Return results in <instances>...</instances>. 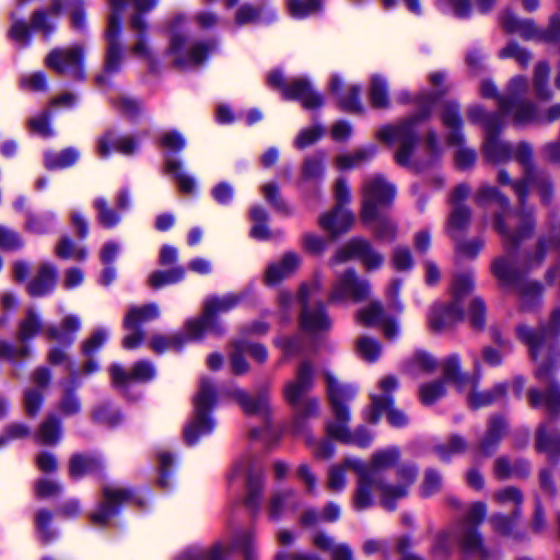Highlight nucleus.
I'll return each mask as SVG.
<instances>
[{"label":"nucleus","mask_w":560,"mask_h":560,"mask_svg":"<svg viewBox=\"0 0 560 560\" xmlns=\"http://www.w3.org/2000/svg\"><path fill=\"white\" fill-rule=\"evenodd\" d=\"M399 450L388 447L375 452L369 463L348 457L341 464L332 465L328 470L326 487L338 493L346 488V472L352 469L358 475L357 488L352 498V506L363 511L374 504L377 494L386 510H394L396 502L408 494L410 486L416 481L417 469L413 465H401L395 471V480L390 478V468L399 458Z\"/></svg>","instance_id":"nucleus-1"},{"label":"nucleus","mask_w":560,"mask_h":560,"mask_svg":"<svg viewBox=\"0 0 560 560\" xmlns=\"http://www.w3.org/2000/svg\"><path fill=\"white\" fill-rule=\"evenodd\" d=\"M560 332V310L550 317L548 327L535 331L528 326L517 328L520 339L528 347L532 359L536 363L535 375L546 390L530 389L528 400L533 407H545L550 412L560 408V385L552 377L560 350L555 337Z\"/></svg>","instance_id":"nucleus-2"},{"label":"nucleus","mask_w":560,"mask_h":560,"mask_svg":"<svg viewBox=\"0 0 560 560\" xmlns=\"http://www.w3.org/2000/svg\"><path fill=\"white\" fill-rule=\"evenodd\" d=\"M112 13L108 18L106 30L107 52L104 66V74L96 78L98 84L105 82V75L117 72L122 62V48L119 40V14L127 8L132 7L136 14L131 18V28L137 33L138 38L131 51L135 56L150 60L151 55L149 47L143 38V33L147 28L145 21L142 19L141 13L150 11L155 7L158 0H108Z\"/></svg>","instance_id":"nucleus-3"},{"label":"nucleus","mask_w":560,"mask_h":560,"mask_svg":"<svg viewBox=\"0 0 560 560\" xmlns=\"http://www.w3.org/2000/svg\"><path fill=\"white\" fill-rule=\"evenodd\" d=\"M324 376L334 416V419L327 423L328 435L347 444L368 447L373 440L372 434L364 428H358L351 433L348 428L350 413L346 402L355 396V389L350 385L340 384L329 372H325Z\"/></svg>","instance_id":"nucleus-4"},{"label":"nucleus","mask_w":560,"mask_h":560,"mask_svg":"<svg viewBox=\"0 0 560 560\" xmlns=\"http://www.w3.org/2000/svg\"><path fill=\"white\" fill-rule=\"evenodd\" d=\"M443 92L444 90H439L434 95H421L418 100L419 112L398 125L386 126L377 132V137L382 141L398 145L395 154L398 164L409 165L415 145L418 141V127L428 118L434 100Z\"/></svg>","instance_id":"nucleus-5"},{"label":"nucleus","mask_w":560,"mask_h":560,"mask_svg":"<svg viewBox=\"0 0 560 560\" xmlns=\"http://www.w3.org/2000/svg\"><path fill=\"white\" fill-rule=\"evenodd\" d=\"M487 512V506L482 502H475L470 505L467 515L452 534H442L433 547L436 557H445L452 546L453 540H458L463 550L467 553L478 555L481 559H488L489 553L481 542V537L477 526L481 523Z\"/></svg>","instance_id":"nucleus-6"},{"label":"nucleus","mask_w":560,"mask_h":560,"mask_svg":"<svg viewBox=\"0 0 560 560\" xmlns=\"http://www.w3.org/2000/svg\"><path fill=\"white\" fill-rule=\"evenodd\" d=\"M189 23L184 15H176L170 25L168 55L180 69L199 66L211 50L212 45L194 42L188 36Z\"/></svg>","instance_id":"nucleus-7"},{"label":"nucleus","mask_w":560,"mask_h":560,"mask_svg":"<svg viewBox=\"0 0 560 560\" xmlns=\"http://www.w3.org/2000/svg\"><path fill=\"white\" fill-rule=\"evenodd\" d=\"M472 276L470 272L457 275L452 285V301L435 304L429 313L430 328L438 332L452 329L464 318V301L472 290Z\"/></svg>","instance_id":"nucleus-8"},{"label":"nucleus","mask_w":560,"mask_h":560,"mask_svg":"<svg viewBox=\"0 0 560 560\" xmlns=\"http://www.w3.org/2000/svg\"><path fill=\"white\" fill-rule=\"evenodd\" d=\"M468 118L471 122L480 124L485 129L482 152L485 158L495 164H503L513 158L514 145L503 140L499 132L504 122L499 115H489L482 107L474 105L468 109Z\"/></svg>","instance_id":"nucleus-9"},{"label":"nucleus","mask_w":560,"mask_h":560,"mask_svg":"<svg viewBox=\"0 0 560 560\" xmlns=\"http://www.w3.org/2000/svg\"><path fill=\"white\" fill-rule=\"evenodd\" d=\"M322 279L315 276L310 283L301 285L298 302L301 306L300 325L302 330L316 336L329 330L331 322L320 299Z\"/></svg>","instance_id":"nucleus-10"},{"label":"nucleus","mask_w":560,"mask_h":560,"mask_svg":"<svg viewBox=\"0 0 560 560\" xmlns=\"http://www.w3.org/2000/svg\"><path fill=\"white\" fill-rule=\"evenodd\" d=\"M240 301L241 296L234 293L206 299L202 314L199 317L188 319L185 324L189 339L200 340L207 331L218 336L222 335L224 328L217 317L234 308Z\"/></svg>","instance_id":"nucleus-11"},{"label":"nucleus","mask_w":560,"mask_h":560,"mask_svg":"<svg viewBox=\"0 0 560 560\" xmlns=\"http://www.w3.org/2000/svg\"><path fill=\"white\" fill-rule=\"evenodd\" d=\"M232 550H240L244 560H257L254 534L250 530L235 533L230 544L215 542L209 548L189 547L179 556L180 560H228Z\"/></svg>","instance_id":"nucleus-12"},{"label":"nucleus","mask_w":560,"mask_h":560,"mask_svg":"<svg viewBox=\"0 0 560 560\" xmlns=\"http://www.w3.org/2000/svg\"><path fill=\"white\" fill-rule=\"evenodd\" d=\"M442 368L445 380L453 382L459 389L465 387L470 389L467 400L472 408L486 407L505 394L506 386L503 383L495 385L491 390L478 392L476 377L460 371V360L457 354L445 358Z\"/></svg>","instance_id":"nucleus-13"},{"label":"nucleus","mask_w":560,"mask_h":560,"mask_svg":"<svg viewBox=\"0 0 560 560\" xmlns=\"http://www.w3.org/2000/svg\"><path fill=\"white\" fill-rule=\"evenodd\" d=\"M215 401L217 390L212 382L205 377L201 378L198 392L194 398V419L184 430L187 444H195L200 436L213 430L214 423L208 413Z\"/></svg>","instance_id":"nucleus-14"},{"label":"nucleus","mask_w":560,"mask_h":560,"mask_svg":"<svg viewBox=\"0 0 560 560\" xmlns=\"http://www.w3.org/2000/svg\"><path fill=\"white\" fill-rule=\"evenodd\" d=\"M67 4L70 11V20L73 28L82 31L86 25V16L83 0H54L47 10H37L31 19V26L34 31L40 32L48 38L56 30V22Z\"/></svg>","instance_id":"nucleus-15"},{"label":"nucleus","mask_w":560,"mask_h":560,"mask_svg":"<svg viewBox=\"0 0 560 560\" xmlns=\"http://www.w3.org/2000/svg\"><path fill=\"white\" fill-rule=\"evenodd\" d=\"M528 82L523 75L513 77L506 88V95L499 97V112L495 115L511 118L516 125H526L535 118V105L522 98Z\"/></svg>","instance_id":"nucleus-16"},{"label":"nucleus","mask_w":560,"mask_h":560,"mask_svg":"<svg viewBox=\"0 0 560 560\" xmlns=\"http://www.w3.org/2000/svg\"><path fill=\"white\" fill-rule=\"evenodd\" d=\"M398 387L395 376L388 375L380 380V393H372V407L365 413V420L376 423L383 411H387V420L395 428H402L408 424V417L399 409L394 408L390 394Z\"/></svg>","instance_id":"nucleus-17"},{"label":"nucleus","mask_w":560,"mask_h":560,"mask_svg":"<svg viewBox=\"0 0 560 560\" xmlns=\"http://www.w3.org/2000/svg\"><path fill=\"white\" fill-rule=\"evenodd\" d=\"M313 368L308 362H303L296 370L295 378L289 381L283 389L285 400L302 416H310L318 410V401L305 397L313 386Z\"/></svg>","instance_id":"nucleus-18"},{"label":"nucleus","mask_w":560,"mask_h":560,"mask_svg":"<svg viewBox=\"0 0 560 560\" xmlns=\"http://www.w3.org/2000/svg\"><path fill=\"white\" fill-rule=\"evenodd\" d=\"M441 119L447 130L446 142L451 147H459L455 153V163L460 168H467L475 164L477 154L475 150L462 147L464 136L462 132L463 121L459 116V108L455 102H445Z\"/></svg>","instance_id":"nucleus-19"},{"label":"nucleus","mask_w":560,"mask_h":560,"mask_svg":"<svg viewBox=\"0 0 560 560\" xmlns=\"http://www.w3.org/2000/svg\"><path fill=\"white\" fill-rule=\"evenodd\" d=\"M396 189L383 176L374 175L365 179L361 219L370 223L377 213L388 207L395 198Z\"/></svg>","instance_id":"nucleus-20"},{"label":"nucleus","mask_w":560,"mask_h":560,"mask_svg":"<svg viewBox=\"0 0 560 560\" xmlns=\"http://www.w3.org/2000/svg\"><path fill=\"white\" fill-rule=\"evenodd\" d=\"M501 26L506 33L518 34L525 39L557 42L560 39V10L551 15L547 30L538 28L532 20L520 19L506 10L501 15Z\"/></svg>","instance_id":"nucleus-21"},{"label":"nucleus","mask_w":560,"mask_h":560,"mask_svg":"<svg viewBox=\"0 0 560 560\" xmlns=\"http://www.w3.org/2000/svg\"><path fill=\"white\" fill-rule=\"evenodd\" d=\"M229 478L230 480L246 481L247 494L245 503L249 509L257 511L260 506L262 489L261 469L258 462L249 455L241 457L232 467Z\"/></svg>","instance_id":"nucleus-22"},{"label":"nucleus","mask_w":560,"mask_h":560,"mask_svg":"<svg viewBox=\"0 0 560 560\" xmlns=\"http://www.w3.org/2000/svg\"><path fill=\"white\" fill-rule=\"evenodd\" d=\"M45 65L57 73L82 80L84 78L83 47L74 45L55 48L46 56Z\"/></svg>","instance_id":"nucleus-23"},{"label":"nucleus","mask_w":560,"mask_h":560,"mask_svg":"<svg viewBox=\"0 0 560 560\" xmlns=\"http://www.w3.org/2000/svg\"><path fill=\"white\" fill-rule=\"evenodd\" d=\"M354 258L360 259L368 270L376 269L383 262V257L368 241L355 238L339 248L329 264L335 266Z\"/></svg>","instance_id":"nucleus-24"},{"label":"nucleus","mask_w":560,"mask_h":560,"mask_svg":"<svg viewBox=\"0 0 560 560\" xmlns=\"http://www.w3.org/2000/svg\"><path fill=\"white\" fill-rule=\"evenodd\" d=\"M370 293V285L366 280L360 279L354 270H347L337 276L329 294L331 302L352 300L360 302L365 300Z\"/></svg>","instance_id":"nucleus-25"},{"label":"nucleus","mask_w":560,"mask_h":560,"mask_svg":"<svg viewBox=\"0 0 560 560\" xmlns=\"http://www.w3.org/2000/svg\"><path fill=\"white\" fill-rule=\"evenodd\" d=\"M268 83L271 86H282L283 96L287 100H298L306 108H316L323 104V98L315 93L310 83L304 79L293 80L290 84L283 85V77L279 71H272L268 75Z\"/></svg>","instance_id":"nucleus-26"},{"label":"nucleus","mask_w":560,"mask_h":560,"mask_svg":"<svg viewBox=\"0 0 560 560\" xmlns=\"http://www.w3.org/2000/svg\"><path fill=\"white\" fill-rule=\"evenodd\" d=\"M43 328L40 318L34 311L28 310L25 318L20 323L18 338L21 342H26L36 336ZM31 349L27 345L12 346L8 342H0V357L9 360L27 358Z\"/></svg>","instance_id":"nucleus-27"},{"label":"nucleus","mask_w":560,"mask_h":560,"mask_svg":"<svg viewBox=\"0 0 560 560\" xmlns=\"http://www.w3.org/2000/svg\"><path fill=\"white\" fill-rule=\"evenodd\" d=\"M494 228L506 241L517 243L533 232V220L529 212L498 214Z\"/></svg>","instance_id":"nucleus-28"},{"label":"nucleus","mask_w":560,"mask_h":560,"mask_svg":"<svg viewBox=\"0 0 560 560\" xmlns=\"http://www.w3.org/2000/svg\"><path fill=\"white\" fill-rule=\"evenodd\" d=\"M513 158L523 167L525 182H532L537 187L541 199L546 201L551 190V185L548 177L535 166L532 147L525 142L518 143L514 147Z\"/></svg>","instance_id":"nucleus-29"},{"label":"nucleus","mask_w":560,"mask_h":560,"mask_svg":"<svg viewBox=\"0 0 560 560\" xmlns=\"http://www.w3.org/2000/svg\"><path fill=\"white\" fill-rule=\"evenodd\" d=\"M103 492V502L100 508L91 514V521L95 526H106L117 514V506L132 499V493L125 488L105 487Z\"/></svg>","instance_id":"nucleus-30"},{"label":"nucleus","mask_w":560,"mask_h":560,"mask_svg":"<svg viewBox=\"0 0 560 560\" xmlns=\"http://www.w3.org/2000/svg\"><path fill=\"white\" fill-rule=\"evenodd\" d=\"M357 320L363 326L380 325L384 336L389 340L395 339L399 334L398 324L384 315L378 302H372L369 306L361 308L357 314Z\"/></svg>","instance_id":"nucleus-31"},{"label":"nucleus","mask_w":560,"mask_h":560,"mask_svg":"<svg viewBox=\"0 0 560 560\" xmlns=\"http://www.w3.org/2000/svg\"><path fill=\"white\" fill-rule=\"evenodd\" d=\"M301 255L294 252H288L278 260L271 262L265 272V283L275 285L284 279L293 276L301 266Z\"/></svg>","instance_id":"nucleus-32"},{"label":"nucleus","mask_w":560,"mask_h":560,"mask_svg":"<svg viewBox=\"0 0 560 560\" xmlns=\"http://www.w3.org/2000/svg\"><path fill=\"white\" fill-rule=\"evenodd\" d=\"M51 374L46 368H38L34 371L32 380L37 388H28L24 393V407L28 416L34 417L40 409L43 402V389L50 383Z\"/></svg>","instance_id":"nucleus-33"},{"label":"nucleus","mask_w":560,"mask_h":560,"mask_svg":"<svg viewBox=\"0 0 560 560\" xmlns=\"http://www.w3.org/2000/svg\"><path fill=\"white\" fill-rule=\"evenodd\" d=\"M354 215L345 207H335L330 212L319 217V226L329 233L331 238L339 236L350 229Z\"/></svg>","instance_id":"nucleus-34"},{"label":"nucleus","mask_w":560,"mask_h":560,"mask_svg":"<svg viewBox=\"0 0 560 560\" xmlns=\"http://www.w3.org/2000/svg\"><path fill=\"white\" fill-rule=\"evenodd\" d=\"M81 328V320L73 315L66 316L59 326L49 325L44 329L45 337L50 341H57L66 346L72 345L75 334Z\"/></svg>","instance_id":"nucleus-35"},{"label":"nucleus","mask_w":560,"mask_h":560,"mask_svg":"<svg viewBox=\"0 0 560 560\" xmlns=\"http://www.w3.org/2000/svg\"><path fill=\"white\" fill-rule=\"evenodd\" d=\"M226 395L235 399L248 415L265 416L269 410V398L265 392L258 394L256 397H252L241 388H231L226 392Z\"/></svg>","instance_id":"nucleus-36"},{"label":"nucleus","mask_w":560,"mask_h":560,"mask_svg":"<svg viewBox=\"0 0 560 560\" xmlns=\"http://www.w3.org/2000/svg\"><path fill=\"white\" fill-rule=\"evenodd\" d=\"M137 143L130 137H119L113 131L104 133L97 140V154L100 158H107L110 152L118 151L122 154H131L135 152Z\"/></svg>","instance_id":"nucleus-37"},{"label":"nucleus","mask_w":560,"mask_h":560,"mask_svg":"<svg viewBox=\"0 0 560 560\" xmlns=\"http://www.w3.org/2000/svg\"><path fill=\"white\" fill-rule=\"evenodd\" d=\"M109 373L115 385H124L128 381L147 382L154 375V369L150 362L140 361L135 364L130 374L124 371L119 364H113Z\"/></svg>","instance_id":"nucleus-38"},{"label":"nucleus","mask_w":560,"mask_h":560,"mask_svg":"<svg viewBox=\"0 0 560 560\" xmlns=\"http://www.w3.org/2000/svg\"><path fill=\"white\" fill-rule=\"evenodd\" d=\"M341 85V80L339 77L334 75L330 80V90L332 93L338 95V101L340 106L350 113L361 112L363 106L360 101V88L357 85H350L345 89V91L339 92Z\"/></svg>","instance_id":"nucleus-39"},{"label":"nucleus","mask_w":560,"mask_h":560,"mask_svg":"<svg viewBox=\"0 0 560 560\" xmlns=\"http://www.w3.org/2000/svg\"><path fill=\"white\" fill-rule=\"evenodd\" d=\"M313 545L330 553L331 560H354L353 552L347 544H335L334 539L325 533H316Z\"/></svg>","instance_id":"nucleus-40"},{"label":"nucleus","mask_w":560,"mask_h":560,"mask_svg":"<svg viewBox=\"0 0 560 560\" xmlns=\"http://www.w3.org/2000/svg\"><path fill=\"white\" fill-rule=\"evenodd\" d=\"M56 281V269L54 266L43 264L38 268V273L28 283V293L33 296H40L49 292Z\"/></svg>","instance_id":"nucleus-41"},{"label":"nucleus","mask_w":560,"mask_h":560,"mask_svg":"<svg viewBox=\"0 0 560 560\" xmlns=\"http://www.w3.org/2000/svg\"><path fill=\"white\" fill-rule=\"evenodd\" d=\"M505 431V422L499 417H494L490 420V424L486 436L481 440L478 447V456L488 457L490 456Z\"/></svg>","instance_id":"nucleus-42"},{"label":"nucleus","mask_w":560,"mask_h":560,"mask_svg":"<svg viewBox=\"0 0 560 560\" xmlns=\"http://www.w3.org/2000/svg\"><path fill=\"white\" fill-rule=\"evenodd\" d=\"M275 18V12L267 4H261L259 7H253L250 4L242 5L235 14V23L240 26L259 22V21H268Z\"/></svg>","instance_id":"nucleus-43"},{"label":"nucleus","mask_w":560,"mask_h":560,"mask_svg":"<svg viewBox=\"0 0 560 560\" xmlns=\"http://www.w3.org/2000/svg\"><path fill=\"white\" fill-rule=\"evenodd\" d=\"M61 423L55 415H50L43 421L36 433V440L45 445H55L61 440Z\"/></svg>","instance_id":"nucleus-44"},{"label":"nucleus","mask_w":560,"mask_h":560,"mask_svg":"<svg viewBox=\"0 0 560 560\" xmlns=\"http://www.w3.org/2000/svg\"><path fill=\"white\" fill-rule=\"evenodd\" d=\"M160 315L156 304H148L144 306L132 307L125 318L126 329L139 328L141 324L155 319Z\"/></svg>","instance_id":"nucleus-45"},{"label":"nucleus","mask_w":560,"mask_h":560,"mask_svg":"<svg viewBox=\"0 0 560 560\" xmlns=\"http://www.w3.org/2000/svg\"><path fill=\"white\" fill-rule=\"evenodd\" d=\"M295 504L296 493L293 490L278 491L271 498L269 516L277 520L287 511L293 510Z\"/></svg>","instance_id":"nucleus-46"},{"label":"nucleus","mask_w":560,"mask_h":560,"mask_svg":"<svg viewBox=\"0 0 560 560\" xmlns=\"http://www.w3.org/2000/svg\"><path fill=\"white\" fill-rule=\"evenodd\" d=\"M536 447L538 451L548 453L560 452V438L557 435L551 422L539 427L536 438Z\"/></svg>","instance_id":"nucleus-47"},{"label":"nucleus","mask_w":560,"mask_h":560,"mask_svg":"<svg viewBox=\"0 0 560 560\" xmlns=\"http://www.w3.org/2000/svg\"><path fill=\"white\" fill-rule=\"evenodd\" d=\"M470 221V211L464 205H455L452 207V211L447 221V233L452 237H456L463 230H465Z\"/></svg>","instance_id":"nucleus-48"},{"label":"nucleus","mask_w":560,"mask_h":560,"mask_svg":"<svg viewBox=\"0 0 560 560\" xmlns=\"http://www.w3.org/2000/svg\"><path fill=\"white\" fill-rule=\"evenodd\" d=\"M467 448L466 441L459 435H452L446 442L434 447V453L442 462H448L455 455L464 453Z\"/></svg>","instance_id":"nucleus-49"},{"label":"nucleus","mask_w":560,"mask_h":560,"mask_svg":"<svg viewBox=\"0 0 560 560\" xmlns=\"http://www.w3.org/2000/svg\"><path fill=\"white\" fill-rule=\"evenodd\" d=\"M79 159V152L72 148L60 152H47L45 154V165L49 170L63 168L73 165Z\"/></svg>","instance_id":"nucleus-50"},{"label":"nucleus","mask_w":560,"mask_h":560,"mask_svg":"<svg viewBox=\"0 0 560 560\" xmlns=\"http://www.w3.org/2000/svg\"><path fill=\"white\" fill-rule=\"evenodd\" d=\"M185 334L187 331L185 330ZM187 340H190L188 335L173 334L170 336L158 335L151 339L150 347L156 353H162L167 350L180 349Z\"/></svg>","instance_id":"nucleus-51"},{"label":"nucleus","mask_w":560,"mask_h":560,"mask_svg":"<svg viewBox=\"0 0 560 560\" xmlns=\"http://www.w3.org/2000/svg\"><path fill=\"white\" fill-rule=\"evenodd\" d=\"M497 179L498 183L503 186H511L521 203L525 201L529 192L537 190V187L532 182H525V176H523V179L520 182H513L510 174L504 168L499 170Z\"/></svg>","instance_id":"nucleus-52"},{"label":"nucleus","mask_w":560,"mask_h":560,"mask_svg":"<svg viewBox=\"0 0 560 560\" xmlns=\"http://www.w3.org/2000/svg\"><path fill=\"white\" fill-rule=\"evenodd\" d=\"M265 200L276 210L284 214H291L292 209L282 199L279 186L271 182L264 184L260 188Z\"/></svg>","instance_id":"nucleus-53"},{"label":"nucleus","mask_w":560,"mask_h":560,"mask_svg":"<svg viewBox=\"0 0 560 560\" xmlns=\"http://www.w3.org/2000/svg\"><path fill=\"white\" fill-rule=\"evenodd\" d=\"M370 102L373 107L383 108L389 103L387 84L381 75L371 78Z\"/></svg>","instance_id":"nucleus-54"},{"label":"nucleus","mask_w":560,"mask_h":560,"mask_svg":"<svg viewBox=\"0 0 560 560\" xmlns=\"http://www.w3.org/2000/svg\"><path fill=\"white\" fill-rule=\"evenodd\" d=\"M550 68L547 62H538L534 71V88L537 97L540 100H548L551 96V92L548 88Z\"/></svg>","instance_id":"nucleus-55"},{"label":"nucleus","mask_w":560,"mask_h":560,"mask_svg":"<svg viewBox=\"0 0 560 560\" xmlns=\"http://www.w3.org/2000/svg\"><path fill=\"white\" fill-rule=\"evenodd\" d=\"M98 465L100 463L95 457L88 455H74L70 460V476L72 478H80L96 470Z\"/></svg>","instance_id":"nucleus-56"},{"label":"nucleus","mask_w":560,"mask_h":560,"mask_svg":"<svg viewBox=\"0 0 560 560\" xmlns=\"http://www.w3.org/2000/svg\"><path fill=\"white\" fill-rule=\"evenodd\" d=\"M249 215H250V220L253 222L250 235L257 240L269 238L270 233L266 225V221H267L266 210L259 206H255L250 209Z\"/></svg>","instance_id":"nucleus-57"},{"label":"nucleus","mask_w":560,"mask_h":560,"mask_svg":"<svg viewBox=\"0 0 560 560\" xmlns=\"http://www.w3.org/2000/svg\"><path fill=\"white\" fill-rule=\"evenodd\" d=\"M374 152V148H368L357 150L353 153L339 155L337 158V165L341 170L358 167L369 161L373 156Z\"/></svg>","instance_id":"nucleus-58"},{"label":"nucleus","mask_w":560,"mask_h":560,"mask_svg":"<svg viewBox=\"0 0 560 560\" xmlns=\"http://www.w3.org/2000/svg\"><path fill=\"white\" fill-rule=\"evenodd\" d=\"M446 394L445 381L439 380L422 385L419 388V398L423 405H432Z\"/></svg>","instance_id":"nucleus-59"},{"label":"nucleus","mask_w":560,"mask_h":560,"mask_svg":"<svg viewBox=\"0 0 560 560\" xmlns=\"http://www.w3.org/2000/svg\"><path fill=\"white\" fill-rule=\"evenodd\" d=\"M528 465L521 463L520 465H511L505 457H500L494 463V475L500 479L523 476L527 474Z\"/></svg>","instance_id":"nucleus-60"},{"label":"nucleus","mask_w":560,"mask_h":560,"mask_svg":"<svg viewBox=\"0 0 560 560\" xmlns=\"http://www.w3.org/2000/svg\"><path fill=\"white\" fill-rule=\"evenodd\" d=\"M185 275L182 267H176L167 271H155L150 276L151 287L158 289L164 285L179 282Z\"/></svg>","instance_id":"nucleus-61"},{"label":"nucleus","mask_w":560,"mask_h":560,"mask_svg":"<svg viewBox=\"0 0 560 560\" xmlns=\"http://www.w3.org/2000/svg\"><path fill=\"white\" fill-rule=\"evenodd\" d=\"M322 8V0H288V9L293 18L302 19Z\"/></svg>","instance_id":"nucleus-62"},{"label":"nucleus","mask_w":560,"mask_h":560,"mask_svg":"<svg viewBox=\"0 0 560 560\" xmlns=\"http://www.w3.org/2000/svg\"><path fill=\"white\" fill-rule=\"evenodd\" d=\"M372 221L374 222V234L378 240L385 242L394 241L396 237L397 228L388 218L377 213V217L373 218L370 222Z\"/></svg>","instance_id":"nucleus-63"},{"label":"nucleus","mask_w":560,"mask_h":560,"mask_svg":"<svg viewBox=\"0 0 560 560\" xmlns=\"http://www.w3.org/2000/svg\"><path fill=\"white\" fill-rule=\"evenodd\" d=\"M358 353L369 362L377 360L381 355V345L376 339L363 336L357 341Z\"/></svg>","instance_id":"nucleus-64"}]
</instances>
